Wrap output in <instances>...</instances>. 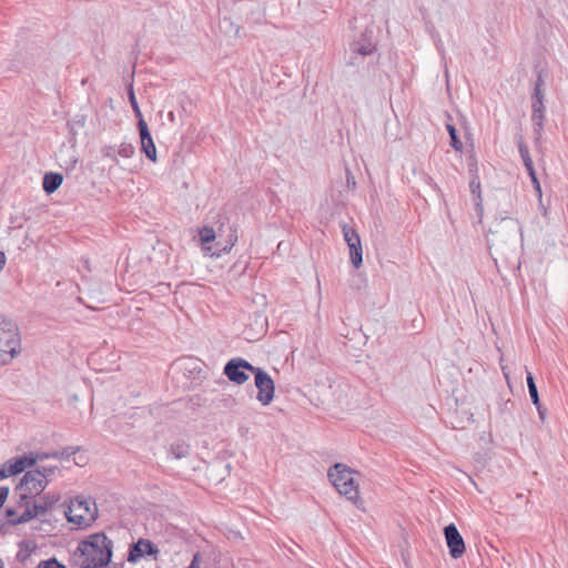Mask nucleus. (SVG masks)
<instances>
[{
  "label": "nucleus",
  "mask_w": 568,
  "mask_h": 568,
  "mask_svg": "<svg viewBox=\"0 0 568 568\" xmlns=\"http://www.w3.org/2000/svg\"><path fill=\"white\" fill-rule=\"evenodd\" d=\"M113 556V541L104 532H95L78 544L74 559L79 568L106 567Z\"/></svg>",
  "instance_id": "f257e3e1"
},
{
  "label": "nucleus",
  "mask_w": 568,
  "mask_h": 568,
  "mask_svg": "<svg viewBox=\"0 0 568 568\" xmlns=\"http://www.w3.org/2000/svg\"><path fill=\"white\" fill-rule=\"evenodd\" d=\"M21 353V337L17 323L0 314V365L9 364Z\"/></svg>",
  "instance_id": "f03ea898"
},
{
  "label": "nucleus",
  "mask_w": 568,
  "mask_h": 568,
  "mask_svg": "<svg viewBox=\"0 0 568 568\" xmlns=\"http://www.w3.org/2000/svg\"><path fill=\"white\" fill-rule=\"evenodd\" d=\"M354 471L344 464L336 463L328 469V478L337 491L355 505L361 501L358 487L355 484Z\"/></svg>",
  "instance_id": "7ed1b4c3"
},
{
  "label": "nucleus",
  "mask_w": 568,
  "mask_h": 568,
  "mask_svg": "<svg viewBox=\"0 0 568 568\" xmlns=\"http://www.w3.org/2000/svg\"><path fill=\"white\" fill-rule=\"evenodd\" d=\"M64 514L69 523L85 528L98 518V507L91 498L77 497L70 501Z\"/></svg>",
  "instance_id": "20e7f679"
},
{
  "label": "nucleus",
  "mask_w": 568,
  "mask_h": 568,
  "mask_svg": "<svg viewBox=\"0 0 568 568\" xmlns=\"http://www.w3.org/2000/svg\"><path fill=\"white\" fill-rule=\"evenodd\" d=\"M520 226L517 220L513 217H503L496 221L493 227L489 229L493 244L506 243L515 241Z\"/></svg>",
  "instance_id": "39448f33"
},
{
  "label": "nucleus",
  "mask_w": 568,
  "mask_h": 568,
  "mask_svg": "<svg viewBox=\"0 0 568 568\" xmlns=\"http://www.w3.org/2000/svg\"><path fill=\"white\" fill-rule=\"evenodd\" d=\"M61 499L59 493H47L40 496L39 500L33 499L32 509L24 510L16 523H29L36 517L50 511Z\"/></svg>",
  "instance_id": "423d86ee"
},
{
  "label": "nucleus",
  "mask_w": 568,
  "mask_h": 568,
  "mask_svg": "<svg viewBox=\"0 0 568 568\" xmlns=\"http://www.w3.org/2000/svg\"><path fill=\"white\" fill-rule=\"evenodd\" d=\"M254 374V384L257 388L256 399L267 406L272 403L275 393V385L272 377L261 367H256Z\"/></svg>",
  "instance_id": "0eeeda50"
},
{
  "label": "nucleus",
  "mask_w": 568,
  "mask_h": 568,
  "mask_svg": "<svg viewBox=\"0 0 568 568\" xmlns=\"http://www.w3.org/2000/svg\"><path fill=\"white\" fill-rule=\"evenodd\" d=\"M48 484L49 480L43 478V475L40 473V468H34L24 473L18 485L14 487V490H24L38 497L44 491Z\"/></svg>",
  "instance_id": "6e6552de"
},
{
  "label": "nucleus",
  "mask_w": 568,
  "mask_h": 568,
  "mask_svg": "<svg viewBox=\"0 0 568 568\" xmlns=\"http://www.w3.org/2000/svg\"><path fill=\"white\" fill-rule=\"evenodd\" d=\"M255 369L256 366H253L246 359L235 357L225 364L223 373L232 383L242 385L248 379V375L245 373V371L254 373Z\"/></svg>",
  "instance_id": "1a4fd4ad"
},
{
  "label": "nucleus",
  "mask_w": 568,
  "mask_h": 568,
  "mask_svg": "<svg viewBox=\"0 0 568 568\" xmlns=\"http://www.w3.org/2000/svg\"><path fill=\"white\" fill-rule=\"evenodd\" d=\"M444 536L450 557L454 559L463 557L466 551V545L456 525L452 523L445 526Z\"/></svg>",
  "instance_id": "9d476101"
},
{
  "label": "nucleus",
  "mask_w": 568,
  "mask_h": 568,
  "mask_svg": "<svg viewBox=\"0 0 568 568\" xmlns=\"http://www.w3.org/2000/svg\"><path fill=\"white\" fill-rule=\"evenodd\" d=\"M344 240L349 247L352 264L358 268L363 263V248L358 233L351 226H343Z\"/></svg>",
  "instance_id": "9b49d317"
},
{
  "label": "nucleus",
  "mask_w": 568,
  "mask_h": 568,
  "mask_svg": "<svg viewBox=\"0 0 568 568\" xmlns=\"http://www.w3.org/2000/svg\"><path fill=\"white\" fill-rule=\"evenodd\" d=\"M159 552L160 550L153 541L140 538L130 546L128 561L138 562L141 558L146 556H153L155 558Z\"/></svg>",
  "instance_id": "f8f14e48"
},
{
  "label": "nucleus",
  "mask_w": 568,
  "mask_h": 568,
  "mask_svg": "<svg viewBox=\"0 0 568 568\" xmlns=\"http://www.w3.org/2000/svg\"><path fill=\"white\" fill-rule=\"evenodd\" d=\"M531 122L534 128L535 140L538 142L541 139L545 120V104L544 101L531 102Z\"/></svg>",
  "instance_id": "ddd939ff"
},
{
  "label": "nucleus",
  "mask_w": 568,
  "mask_h": 568,
  "mask_svg": "<svg viewBox=\"0 0 568 568\" xmlns=\"http://www.w3.org/2000/svg\"><path fill=\"white\" fill-rule=\"evenodd\" d=\"M469 172L471 173V180L469 182V189H470V192L473 194L475 205H476L477 210L478 209L483 210V206H481L483 197H481V191H480V180H479V175H478V169H477L476 161H474V163L469 164Z\"/></svg>",
  "instance_id": "4468645a"
},
{
  "label": "nucleus",
  "mask_w": 568,
  "mask_h": 568,
  "mask_svg": "<svg viewBox=\"0 0 568 568\" xmlns=\"http://www.w3.org/2000/svg\"><path fill=\"white\" fill-rule=\"evenodd\" d=\"M63 176L61 173L47 172L43 175L42 187L47 194L54 193L62 184Z\"/></svg>",
  "instance_id": "2eb2a0df"
},
{
  "label": "nucleus",
  "mask_w": 568,
  "mask_h": 568,
  "mask_svg": "<svg viewBox=\"0 0 568 568\" xmlns=\"http://www.w3.org/2000/svg\"><path fill=\"white\" fill-rule=\"evenodd\" d=\"M237 241V234H236V227L234 225H230L226 233V241L225 244L222 245V243L219 241L216 243L217 252H213L212 255L220 256L221 253H227L235 245Z\"/></svg>",
  "instance_id": "dca6fc26"
},
{
  "label": "nucleus",
  "mask_w": 568,
  "mask_h": 568,
  "mask_svg": "<svg viewBox=\"0 0 568 568\" xmlns=\"http://www.w3.org/2000/svg\"><path fill=\"white\" fill-rule=\"evenodd\" d=\"M219 223V226L217 229H213V227H209V226H204L201 231H200V239H201V242L206 244V243H211L213 242L217 236H223V234L225 233L224 231V223L223 222H217Z\"/></svg>",
  "instance_id": "f3484780"
},
{
  "label": "nucleus",
  "mask_w": 568,
  "mask_h": 568,
  "mask_svg": "<svg viewBox=\"0 0 568 568\" xmlns=\"http://www.w3.org/2000/svg\"><path fill=\"white\" fill-rule=\"evenodd\" d=\"M219 29L222 33L230 38H239L241 28L235 24L231 18L224 17L219 21Z\"/></svg>",
  "instance_id": "a211bd4d"
},
{
  "label": "nucleus",
  "mask_w": 568,
  "mask_h": 568,
  "mask_svg": "<svg viewBox=\"0 0 568 568\" xmlns=\"http://www.w3.org/2000/svg\"><path fill=\"white\" fill-rule=\"evenodd\" d=\"M376 51V45L371 41H354L351 43V52L355 55H359L362 58L373 54Z\"/></svg>",
  "instance_id": "6ab92c4d"
},
{
  "label": "nucleus",
  "mask_w": 568,
  "mask_h": 568,
  "mask_svg": "<svg viewBox=\"0 0 568 568\" xmlns=\"http://www.w3.org/2000/svg\"><path fill=\"white\" fill-rule=\"evenodd\" d=\"M87 124V115L84 114H75L70 121H68V126L70 130V134L72 135V140H75V136L79 134L81 130L85 128Z\"/></svg>",
  "instance_id": "aec40b11"
},
{
  "label": "nucleus",
  "mask_w": 568,
  "mask_h": 568,
  "mask_svg": "<svg viewBox=\"0 0 568 568\" xmlns=\"http://www.w3.org/2000/svg\"><path fill=\"white\" fill-rule=\"evenodd\" d=\"M14 494L18 496L16 501L17 507L24 508V510L32 509L33 499L37 498L36 495L29 494L24 490H14Z\"/></svg>",
  "instance_id": "412c9836"
},
{
  "label": "nucleus",
  "mask_w": 568,
  "mask_h": 568,
  "mask_svg": "<svg viewBox=\"0 0 568 568\" xmlns=\"http://www.w3.org/2000/svg\"><path fill=\"white\" fill-rule=\"evenodd\" d=\"M4 465L7 477L18 475L26 470L20 457L9 459Z\"/></svg>",
  "instance_id": "4be33fe9"
},
{
  "label": "nucleus",
  "mask_w": 568,
  "mask_h": 568,
  "mask_svg": "<svg viewBox=\"0 0 568 568\" xmlns=\"http://www.w3.org/2000/svg\"><path fill=\"white\" fill-rule=\"evenodd\" d=\"M170 454L175 459H181L190 455V446L184 442H178L171 445Z\"/></svg>",
  "instance_id": "5701e85b"
},
{
  "label": "nucleus",
  "mask_w": 568,
  "mask_h": 568,
  "mask_svg": "<svg viewBox=\"0 0 568 568\" xmlns=\"http://www.w3.org/2000/svg\"><path fill=\"white\" fill-rule=\"evenodd\" d=\"M19 551L17 554V560L24 564L31 556L32 551L36 549V545H31L28 541H20Z\"/></svg>",
  "instance_id": "b1692460"
},
{
  "label": "nucleus",
  "mask_w": 568,
  "mask_h": 568,
  "mask_svg": "<svg viewBox=\"0 0 568 568\" xmlns=\"http://www.w3.org/2000/svg\"><path fill=\"white\" fill-rule=\"evenodd\" d=\"M526 379H527V386H528V392H529L531 402H532V404L535 406H539L540 399H539V394H538L537 385H536V382H535V377L528 371H527V378Z\"/></svg>",
  "instance_id": "393cba45"
},
{
  "label": "nucleus",
  "mask_w": 568,
  "mask_h": 568,
  "mask_svg": "<svg viewBox=\"0 0 568 568\" xmlns=\"http://www.w3.org/2000/svg\"><path fill=\"white\" fill-rule=\"evenodd\" d=\"M446 130H447V132L449 134V138H450V146L455 151H462L463 150V143H462V141L458 138L457 129L455 128V125L448 123V124H446Z\"/></svg>",
  "instance_id": "a878e982"
},
{
  "label": "nucleus",
  "mask_w": 568,
  "mask_h": 568,
  "mask_svg": "<svg viewBox=\"0 0 568 568\" xmlns=\"http://www.w3.org/2000/svg\"><path fill=\"white\" fill-rule=\"evenodd\" d=\"M141 151L145 154V156L152 161V162H156V148H155V144L152 141L150 142H144L141 144Z\"/></svg>",
  "instance_id": "bb28decb"
},
{
  "label": "nucleus",
  "mask_w": 568,
  "mask_h": 568,
  "mask_svg": "<svg viewBox=\"0 0 568 568\" xmlns=\"http://www.w3.org/2000/svg\"><path fill=\"white\" fill-rule=\"evenodd\" d=\"M80 450L79 446H67L61 450H53L52 454H57V457H53L54 459H68L72 455L77 454Z\"/></svg>",
  "instance_id": "cd10ccee"
},
{
  "label": "nucleus",
  "mask_w": 568,
  "mask_h": 568,
  "mask_svg": "<svg viewBox=\"0 0 568 568\" xmlns=\"http://www.w3.org/2000/svg\"><path fill=\"white\" fill-rule=\"evenodd\" d=\"M138 129H139V133H140L141 144L153 140L144 119H140L138 121Z\"/></svg>",
  "instance_id": "c85d7f7f"
},
{
  "label": "nucleus",
  "mask_w": 568,
  "mask_h": 568,
  "mask_svg": "<svg viewBox=\"0 0 568 568\" xmlns=\"http://www.w3.org/2000/svg\"><path fill=\"white\" fill-rule=\"evenodd\" d=\"M128 94H129L130 104H131V106L133 109V112H134L135 116L138 118V121L140 119H143V115H142V112H141L140 106L138 104V101H136V98H135V94H134L132 85L130 87Z\"/></svg>",
  "instance_id": "c756f323"
},
{
  "label": "nucleus",
  "mask_w": 568,
  "mask_h": 568,
  "mask_svg": "<svg viewBox=\"0 0 568 568\" xmlns=\"http://www.w3.org/2000/svg\"><path fill=\"white\" fill-rule=\"evenodd\" d=\"M518 151L520 153V156L523 159L524 164L529 163V162L532 161L531 158H530V154H529V149L526 145V143L523 141L521 138H520V140L518 142Z\"/></svg>",
  "instance_id": "7c9ffc66"
},
{
  "label": "nucleus",
  "mask_w": 568,
  "mask_h": 568,
  "mask_svg": "<svg viewBox=\"0 0 568 568\" xmlns=\"http://www.w3.org/2000/svg\"><path fill=\"white\" fill-rule=\"evenodd\" d=\"M135 152L134 146L131 143H122L119 148V155L125 159H130Z\"/></svg>",
  "instance_id": "2f4dec72"
},
{
  "label": "nucleus",
  "mask_w": 568,
  "mask_h": 568,
  "mask_svg": "<svg viewBox=\"0 0 568 568\" xmlns=\"http://www.w3.org/2000/svg\"><path fill=\"white\" fill-rule=\"evenodd\" d=\"M6 516H7V524L9 526H18L22 523H16V520L19 518L20 515H18L17 510L14 508L8 507L6 508Z\"/></svg>",
  "instance_id": "473e14b6"
},
{
  "label": "nucleus",
  "mask_w": 568,
  "mask_h": 568,
  "mask_svg": "<svg viewBox=\"0 0 568 568\" xmlns=\"http://www.w3.org/2000/svg\"><path fill=\"white\" fill-rule=\"evenodd\" d=\"M19 457L23 463L24 469L30 468L37 464V454H34L32 452L24 454L22 456H19Z\"/></svg>",
  "instance_id": "72a5a7b5"
},
{
  "label": "nucleus",
  "mask_w": 568,
  "mask_h": 568,
  "mask_svg": "<svg viewBox=\"0 0 568 568\" xmlns=\"http://www.w3.org/2000/svg\"><path fill=\"white\" fill-rule=\"evenodd\" d=\"M546 77H547V72L545 69L538 70L534 88L544 89Z\"/></svg>",
  "instance_id": "f704fd0d"
},
{
  "label": "nucleus",
  "mask_w": 568,
  "mask_h": 568,
  "mask_svg": "<svg viewBox=\"0 0 568 568\" xmlns=\"http://www.w3.org/2000/svg\"><path fill=\"white\" fill-rule=\"evenodd\" d=\"M545 100L544 89L534 88V92L531 94V102H539Z\"/></svg>",
  "instance_id": "c9c22d12"
},
{
  "label": "nucleus",
  "mask_w": 568,
  "mask_h": 568,
  "mask_svg": "<svg viewBox=\"0 0 568 568\" xmlns=\"http://www.w3.org/2000/svg\"><path fill=\"white\" fill-rule=\"evenodd\" d=\"M201 564H202V555L200 551H197L193 555L191 564L186 568H200Z\"/></svg>",
  "instance_id": "e433bc0d"
},
{
  "label": "nucleus",
  "mask_w": 568,
  "mask_h": 568,
  "mask_svg": "<svg viewBox=\"0 0 568 568\" xmlns=\"http://www.w3.org/2000/svg\"><path fill=\"white\" fill-rule=\"evenodd\" d=\"M9 494H10V488L8 486H0V508L8 499Z\"/></svg>",
  "instance_id": "4c0bfd02"
},
{
  "label": "nucleus",
  "mask_w": 568,
  "mask_h": 568,
  "mask_svg": "<svg viewBox=\"0 0 568 568\" xmlns=\"http://www.w3.org/2000/svg\"><path fill=\"white\" fill-rule=\"evenodd\" d=\"M39 468H40V473L43 475L44 479H47L48 476L54 474V471L58 469L57 466H42Z\"/></svg>",
  "instance_id": "58836bf2"
},
{
  "label": "nucleus",
  "mask_w": 568,
  "mask_h": 568,
  "mask_svg": "<svg viewBox=\"0 0 568 568\" xmlns=\"http://www.w3.org/2000/svg\"><path fill=\"white\" fill-rule=\"evenodd\" d=\"M112 146H105L102 149V154L104 158H109L112 162L118 163V159L114 154L111 153Z\"/></svg>",
  "instance_id": "ea45409f"
},
{
  "label": "nucleus",
  "mask_w": 568,
  "mask_h": 568,
  "mask_svg": "<svg viewBox=\"0 0 568 568\" xmlns=\"http://www.w3.org/2000/svg\"><path fill=\"white\" fill-rule=\"evenodd\" d=\"M362 57H357L355 54L352 53V55L349 57V60L347 61V65H355V67H359L362 64Z\"/></svg>",
  "instance_id": "a19ab883"
},
{
  "label": "nucleus",
  "mask_w": 568,
  "mask_h": 568,
  "mask_svg": "<svg viewBox=\"0 0 568 568\" xmlns=\"http://www.w3.org/2000/svg\"><path fill=\"white\" fill-rule=\"evenodd\" d=\"M530 180H531V183L534 185V189H535L536 193L539 196V200L541 201V186H540V182H539L537 175L532 176Z\"/></svg>",
  "instance_id": "79ce46f5"
},
{
  "label": "nucleus",
  "mask_w": 568,
  "mask_h": 568,
  "mask_svg": "<svg viewBox=\"0 0 568 568\" xmlns=\"http://www.w3.org/2000/svg\"><path fill=\"white\" fill-rule=\"evenodd\" d=\"M37 454V463L39 460H43V459H48V458H53V457H57L58 455L57 454H52V452H48V453H36Z\"/></svg>",
  "instance_id": "37998d69"
},
{
  "label": "nucleus",
  "mask_w": 568,
  "mask_h": 568,
  "mask_svg": "<svg viewBox=\"0 0 568 568\" xmlns=\"http://www.w3.org/2000/svg\"><path fill=\"white\" fill-rule=\"evenodd\" d=\"M524 165H525V168H526V170H527L528 175L530 176V179H531L532 176H536V175H537V174H536V171H535V168H534V163H532V161H531V162H529V163H526V164H524Z\"/></svg>",
  "instance_id": "c03bdc74"
},
{
  "label": "nucleus",
  "mask_w": 568,
  "mask_h": 568,
  "mask_svg": "<svg viewBox=\"0 0 568 568\" xmlns=\"http://www.w3.org/2000/svg\"><path fill=\"white\" fill-rule=\"evenodd\" d=\"M537 410H538V415L540 417L541 420L545 419V415H546V408L541 405V403L539 402V406H536Z\"/></svg>",
  "instance_id": "a18cd8bd"
},
{
  "label": "nucleus",
  "mask_w": 568,
  "mask_h": 568,
  "mask_svg": "<svg viewBox=\"0 0 568 568\" xmlns=\"http://www.w3.org/2000/svg\"><path fill=\"white\" fill-rule=\"evenodd\" d=\"M6 264V255L2 251H0V270L4 267Z\"/></svg>",
  "instance_id": "49530a36"
},
{
  "label": "nucleus",
  "mask_w": 568,
  "mask_h": 568,
  "mask_svg": "<svg viewBox=\"0 0 568 568\" xmlns=\"http://www.w3.org/2000/svg\"><path fill=\"white\" fill-rule=\"evenodd\" d=\"M6 478H8L7 474H6V465H2V466H0V480L6 479Z\"/></svg>",
  "instance_id": "de8ad7c7"
},
{
  "label": "nucleus",
  "mask_w": 568,
  "mask_h": 568,
  "mask_svg": "<svg viewBox=\"0 0 568 568\" xmlns=\"http://www.w3.org/2000/svg\"><path fill=\"white\" fill-rule=\"evenodd\" d=\"M347 183H348V185H349L351 183H352L353 185H355V184H356V183H355V181H354V178H353V176H351L349 171H347Z\"/></svg>",
  "instance_id": "09e8293b"
},
{
  "label": "nucleus",
  "mask_w": 568,
  "mask_h": 568,
  "mask_svg": "<svg viewBox=\"0 0 568 568\" xmlns=\"http://www.w3.org/2000/svg\"><path fill=\"white\" fill-rule=\"evenodd\" d=\"M0 568H4L2 560L0 561Z\"/></svg>",
  "instance_id": "8fccbe9b"
},
{
  "label": "nucleus",
  "mask_w": 568,
  "mask_h": 568,
  "mask_svg": "<svg viewBox=\"0 0 568 568\" xmlns=\"http://www.w3.org/2000/svg\"><path fill=\"white\" fill-rule=\"evenodd\" d=\"M3 526V524H0V528Z\"/></svg>",
  "instance_id": "3c124183"
}]
</instances>
